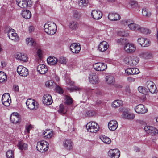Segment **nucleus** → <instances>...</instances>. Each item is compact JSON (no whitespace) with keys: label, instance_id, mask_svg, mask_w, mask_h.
I'll use <instances>...</instances> for the list:
<instances>
[{"label":"nucleus","instance_id":"61","mask_svg":"<svg viewBox=\"0 0 158 158\" xmlns=\"http://www.w3.org/2000/svg\"><path fill=\"white\" fill-rule=\"evenodd\" d=\"M137 123L141 125H144L146 123L144 121L142 120H137Z\"/></svg>","mask_w":158,"mask_h":158},{"label":"nucleus","instance_id":"51","mask_svg":"<svg viewBox=\"0 0 158 158\" xmlns=\"http://www.w3.org/2000/svg\"><path fill=\"white\" fill-rule=\"evenodd\" d=\"M67 60L65 57H61L59 59L58 62L62 64H65L67 62Z\"/></svg>","mask_w":158,"mask_h":158},{"label":"nucleus","instance_id":"11","mask_svg":"<svg viewBox=\"0 0 158 158\" xmlns=\"http://www.w3.org/2000/svg\"><path fill=\"white\" fill-rule=\"evenodd\" d=\"M94 69L97 71H103L106 70L107 68L106 64L102 63H97L93 65Z\"/></svg>","mask_w":158,"mask_h":158},{"label":"nucleus","instance_id":"28","mask_svg":"<svg viewBox=\"0 0 158 158\" xmlns=\"http://www.w3.org/2000/svg\"><path fill=\"white\" fill-rule=\"evenodd\" d=\"M123 104V102L121 99H116L111 104L112 107L116 108L119 107Z\"/></svg>","mask_w":158,"mask_h":158},{"label":"nucleus","instance_id":"47","mask_svg":"<svg viewBox=\"0 0 158 158\" xmlns=\"http://www.w3.org/2000/svg\"><path fill=\"white\" fill-rule=\"evenodd\" d=\"M88 3V0H80L79 3V5L82 7L86 6Z\"/></svg>","mask_w":158,"mask_h":158},{"label":"nucleus","instance_id":"59","mask_svg":"<svg viewBox=\"0 0 158 158\" xmlns=\"http://www.w3.org/2000/svg\"><path fill=\"white\" fill-rule=\"evenodd\" d=\"M43 99H52V98L51 95L46 94L43 96Z\"/></svg>","mask_w":158,"mask_h":158},{"label":"nucleus","instance_id":"58","mask_svg":"<svg viewBox=\"0 0 158 158\" xmlns=\"http://www.w3.org/2000/svg\"><path fill=\"white\" fill-rule=\"evenodd\" d=\"M73 99H66L64 102L65 104L69 105L73 103Z\"/></svg>","mask_w":158,"mask_h":158},{"label":"nucleus","instance_id":"63","mask_svg":"<svg viewBox=\"0 0 158 158\" xmlns=\"http://www.w3.org/2000/svg\"><path fill=\"white\" fill-rule=\"evenodd\" d=\"M14 90L18 92L19 91V88L18 85H14L13 87Z\"/></svg>","mask_w":158,"mask_h":158},{"label":"nucleus","instance_id":"62","mask_svg":"<svg viewBox=\"0 0 158 158\" xmlns=\"http://www.w3.org/2000/svg\"><path fill=\"white\" fill-rule=\"evenodd\" d=\"M124 40L122 38H120L118 39L117 40V42L119 44H122L124 43Z\"/></svg>","mask_w":158,"mask_h":158},{"label":"nucleus","instance_id":"48","mask_svg":"<svg viewBox=\"0 0 158 158\" xmlns=\"http://www.w3.org/2000/svg\"><path fill=\"white\" fill-rule=\"evenodd\" d=\"M6 156L8 158H14V151L9 150L6 153Z\"/></svg>","mask_w":158,"mask_h":158},{"label":"nucleus","instance_id":"15","mask_svg":"<svg viewBox=\"0 0 158 158\" xmlns=\"http://www.w3.org/2000/svg\"><path fill=\"white\" fill-rule=\"evenodd\" d=\"M135 111L139 114H144L148 111L147 109H146L144 106L142 104H139L136 106L135 108Z\"/></svg>","mask_w":158,"mask_h":158},{"label":"nucleus","instance_id":"34","mask_svg":"<svg viewBox=\"0 0 158 158\" xmlns=\"http://www.w3.org/2000/svg\"><path fill=\"white\" fill-rule=\"evenodd\" d=\"M18 148L21 150H26L27 149V145L24 143H23L21 141L19 142L18 144Z\"/></svg>","mask_w":158,"mask_h":158},{"label":"nucleus","instance_id":"40","mask_svg":"<svg viewBox=\"0 0 158 158\" xmlns=\"http://www.w3.org/2000/svg\"><path fill=\"white\" fill-rule=\"evenodd\" d=\"M106 79L107 83L109 84H113L115 81L113 77L110 75L106 76Z\"/></svg>","mask_w":158,"mask_h":158},{"label":"nucleus","instance_id":"17","mask_svg":"<svg viewBox=\"0 0 158 158\" xmlns=\"http://www.w3.org/2000/svg\"><path fill=\"white\" fill-rule=\"evenodd\" d=\"M108 47V43L106 41H103L100 43L98 48L100 51L103 52L106 51Z\"/></svg>","mask_w":158,"mask_h":158},{"label":"nucleus","instance_id":"41","mask_svg":"<svg viewBox=\"0 0 158 158\" xmlns=\"http://www.w3.org/2000/svg\"><path fill=\"white\" fill-rule=\"evenodd\" d=\"M9 38L11 40L15 42H17L19 40V37L15 32L12 35L10 36Z\"/></svg>","mask_w":158,"mask_h":158},{"label":"nucleus","instance_id":"2","mask_svg":"<svg viewBox=\"0 0 158 158\" xmlns=\"http://www.w3.org/2000/svg\"><path fill=\"white\" fill-rule=\"evenodd\" d=\"M139 60V57L135 56H127L123 59V61L125 64L131 66L136 65L138 63Z\"/></svg>","mask_w":158,"mask_h":158},{"label":"nucleus","instance_id":"35","mask_svg":"<svg viewBox=\"0 0 158 158\" xmlns=\"http://www.w3.org/2000/svg\"><path fill=\"white\" fill-rule=\"evenodd\" d=\"M56 83L53 81L50 80L47 81L45 83L46 87L52 89L56 86Z\"/></svg>","mask_w":158,"mask_h":158},{"label":"nucleus","instance_id":"12","mask_svg":"<svg viewBox=\"0 0 158 158\" xmlns=\"http://www.w3.org/2000/svg\"><path fill=\"white\" fill-rule=\"evenodd\" d=\"M137 42L139 44L143 47H148L151 44V42L148 39L143 37L139 38Z\"/></svg>","mask_w":158,"mask_h":158},{"label":"nucleus","instance_id":"54","mask_svg":"<svg viewBox=\"0 0 158 158\" xmlns=\"http://www.w3.org/2000/svg\"><path fill=\"white\" fill-rule=\"evenodd\" d=\"M67 89L68 90L70 91L71 92L73 91L74 90L76 91H80L82 90L81 88L76 86L71 88H67Z\"/></svg>","mask_w":158,"mask_h":158},{"label":"nucleus","instance_id":"20","mask_svg":"<svg viewBox=\"0 0 158 158\" xmlns=\"http://www.w3.org/2000/svg\"><path fill=\"white\" fill-rule=\"evenodd\" d=\"M108 125V128L110 130L114 131L118 127V124L116 120H112L109 122Z\"/></svg>","mask_w":158,"mask_h":158},{"label":"nucleus","instance_id":"55","mask_svg":"<svg viewBox=\"0 0 158 158\" xmlns=\"http://www.w3.org/2000/svg\"><path fill=\"white\" fill-rule=\"evenodd\" d=\"M95 114L94 111L90 110L87 111L85 114V115L87 116L91 117L93 116Z\"/></svg>","mask_w":158,"mask_h":158},{"label":"nucleus","instance_id":"42","mask_svg":"<svg viewBox=\"0 0 158 158\" xmlns=\"http://www.w3.org/2000/svg\"><path fill=\"white\" fill-rule=\"evenodd\" d=\"M36 148L37 150L39 152H43V149L42 146V141L39 142L37 143L36 146Z\"/></svg>","mask_w":158,"mask_h":158},{"label":"nucleus","instance_id":"36","mask_svg":"<svg viewBox=\"0 0 158 158\" xmlns=\"http://www.w3.org/2000/svg\"><path fill=\"white\" fill-rule=\"evenodd\" d=\"M26 43L29 46H35V42L34 40L31 38H27L26 39Z\"/></svg>","mask_w":158,"mask_h":158},{"label":"nucleus","instance_id":"31","mask_svg":"<svg viewBox=\"0 0 158 158\" xmlns=\"http://www.w3.org/2000/svg\"><path fill=\"white\" fill-rule=\"evenodd\" d=\"M138 91L140 93L146 95H148L149 92L148 89L142 86H139L138 88Z\"/></svg>","mask_w":158,"mask_h":158},{"label":"nucleus","instance_id":"24","mask_svg":"<svg viewBox=\"0 0 158 158\" xmlns=\"http://www.w3.org/2000/svg\"><path fill=\"white\" fill-rule=\"evenodd\" d=\"M48 64L51 65H54L58 62L57 59L54 56H51L47 60Z\"/></svg>","mask_w":158,"mask_h":158},{"label":"nucleus","instance_id":"8","mask_svg":"<svg viewBox=\"0 0 158 158\" xmlns=\"http://www.w3.org/2000/svg\"><path fill=\"white\" fill-rule=\"evenodd\" d=\"M18 5L21 8H25L31 6L32 2L31 0H18Z\"/></svg>","mask_w":158,"mask_h":158},{"label":"nucleus","instance_id":"3","mask_svg":"<svg viewBox=\"0 0 158 158\" xmlns=\"http://www.w3.org/2000/svg\"><path fill=\"white\" fill-rule=\"evenodd\" d=\"M86 128L89 131L95 133L98 130L99 126L96 123L92 121L89 122L87 124Z\"/></svg>","mask_w":158,"mask_h":158},{"label":"nucleus","instance_id":"6","mask_svg":"<svg viewBox=\"0 0 158 158\" xmlns=\"http://www.w3.org/2000/svg\"><path fill=\"white\" fill-rule=\"evenodd\" d=\"M89 82L93 84H98L99 82V80L98 75L95 73H91L89 76Z\"/></svg>","mask_w":158,"mask_h":158},{"label":"nucleus","instance_id":"23","mask_svg":"<svg viewBox=\"0 0 158 158\" xmlns=\"http://www.w3.org/2000/svg\"><path fill=\"white\" fill-rule=\"evenodd\" d=\"M108 18L110 20L116 21L119 20L120 17L118 14L111 13L109 14Z\"/></svg>","mask_w":158,"mask_h":158},{"label":"nucleus","instance_id":"5","mask_svg":"<svg viewBox=\"0 0 158 158\" xmlns=\"http://www.w3.org/2000/svg\"><path fill=\"white\" fill-rule=\"evenodd\" d=\"M144 130L148 134L151 135H156L158 134V130L153 127L147 126L144 127Z\"/></svg>","mask_w":158,"mask_h":158},{"label":"nucleus","instance_id":"64","mask_svg":"<svg viewBox=\"0 0 158 158\" xmlns=\"http://www.w3.org/2000/svg\"><path fill=\"white\" fill-rule=\"evenodd\" d=\"M145 28L141 27L139 26V29L138 30L140 32H141V33H142L144 34V30H145Z\"/></svg>","mask_w":158,"mask_h":158},{"label":"nucleus","instance_id":"46","mask_svg":"<svg viewBox=\"0 0 158 158\" xmlns=\"http://www.w3.org/2000/svg\"><path fill=\"white\" fill-rule=\"evenodd\" d=\"M42 146L43 149V152L47 151L48 149L49 144L46 141H42Z\"/></svg>","mask_w":158,"mask_h":158},{"label":"nucleus","instance_id":"43","mask_svg":"<svg viewBox=\"0 0 158 158\" xmlns=\"http://www.w3.org/2000/svg\"><path fill=\"white\" fill-rule=\"evenodd\" d=\"M3 105L6 106H10L11 102V99H1Z\"/></svg>","mask_w":158,"mask_h":158},{"label":"nucleus","instance_id":"37","mask_svg":"<svg viewBox=\"0 0 158 158\" xmlns=\"http://www.w3.org/2000/svg\"><path fill=\"white\" fill-rule=\"evenodd\" d=\"M7 80L6 75L5 73L0 71V82H5Z\"/></svg>","mask_w":158,"mask_h":158},{"label":"nucleus","instance_id":"52","mask_svg":"<svg viewBox=\"0 0 158 158\" xmlns=\"http://www.w3.org/2000/svg\"><path fill=\"white\" fill-rule=\"evenodd\" d=\"M5 32L7 34V35L11 33V32H13V31H15L14 29H12L10 27H7L5 31Z\"/></svg>","mask_w":158,"mask_h":158},{"label":"nucleus","instance_id":"21","mask_svg":"<svg viewBox=\"0 0 158 158\" xmlns=\"http://www.w3.org/2000/svg\"><path fill=\"white\" fill-rule=\"evenodd\" d=\"M10 118L11 122L14 123H17L20 121V118L17 113H12Z\"/></svg>","mask_w":158,"mask_h":158},{"label":"nucleus","instance_id":"38","mask_svg":"<svg viewBox=\"0 0 158 158\" xmlns=\"http://www.w3.org/2000/svg\"><path fill=\"white\" fill-rule=\"evenodd\" d=\"M69 27L72 29H76L78 28V24L77 22L75 21H71L69 24Z\"/></svg>","mask_w":158,"mask_h":158},{"label":"nucleus","instance_id":"32","mask_svg":"<svg viewBox=\"0 0 158 158\" xmlns=\"http://www.w3.org/2000/svg\"><path fill=\"white\" fill-rule=\"evenodd\" d=\"M21 14L22 16L26 19H29L31 16V13L28 10L23 11Z\"/></svg>","mask_w":158,"mask_h":158},{"label":"nucleus","instance_id":"16","mask_svg":"<svg viewBox=\"0 0 158 158\" xmlns=\"http://www.w3.org/2000/svg\"><path fill=\"white\" fill-rule=\"evenodd\" d=\"M37 71L39 73L42 74H45L48 71L47 66L44 64H40L37 68Z\"/></svg>","mask_w":158,"mask_h":158},{"label":"nucleus","instance_id":"45","mask_svg":"<svg viewBox=\"0 0 158 158\" xmlns=\"http://www.w3.org/2000/svg\"><path fill=\"white\" fill-rule=\"evenodd\" d=\"M118 34L121 36L128 37L129 35V33L124 31H120L118 32Z\"/></svg>","mask_w":158,"mask_h":158},{"label":"nucleus","instance_id":"22","mask_svg":"<svg viewBox=\"0 0 158 158\" xmlns=\"http://www.w3.org/2000/svg\"><path fill=\"white\" fill-rule=\"evenodd\" d=\"M126 73L128 74H137L139 73L138 69L137 68H128L125 70Z\"/></svg>","mask_w":158,"mask_h":158},{"label":"nucleus","instance_id":"1","mask_svg":"<svg viewBox=\"0 0 158 158\" xmlns=\"http://www.w3.org/2000/svg\"><path fill=\"white\" fill-rule=\"evenodd\" d=\"M57 29L56 25L54 23L48 22L44 26V31L48 34L52 35L55 33Z\"/></svg>","mask_w":158,"mask_h":158},{"label":"nucleus","instance_id":"7","mask_svg":"<svg viewBox=\"0 0 158 158\" xmlns=\"http://www.w3.org/2000/svg\"><path fill=\"white\" fill-rule=\"evenodd\" d=\"M147 86L148 91L152 94L157 93L158 90L155 83L152 81H148L147 82Z\"/></svg>","mask_w":158,"mask_h":158},{"label":"nucleus","instance_id":"19","mask_svg":"<svg viewBox=\"0 0 158 158\" xmlns=\"http://www.w3.org/2000/svg\"><path fill=\"white\" fill-rule=\"evenodd\" d=\"M108 155L112 158H119L120 156V152L117 149H111L108 152Z\"/></svg>","mask_w":158,"mask_h":158},{"label":"nucleus","instance_id":"26","mask_svg":"<svg viewBox=\"0 0 158 158\" xmlns=\"http://www.w3.org/2000/svg\"><path fill=\"white\" fill-rule=\"evenodd\" d=\"M64 147L68 150H70L73 148V143L70 140L67 139L64 142Z\"/></svg>","mask_w":158,"mask_h":158},{"label":"nucleus","instance_id":"18","mask_svg":"<svg viewBox=\"0 0 158 158\" xmlns=\"http://www.w3.org/2000/svg\"><path fill=\"white\" fill-rule=\"evenodd\" d=\"M16 58L20 61L26 62L28 58L25 54L20 52H18L15 55Z\"/></svg>","mask_w":158,"mask_h":158},{"label":"nucleus","instance_id":"29","mask_svg":"<svg viewBox=\"0 0 158 158\" xmlns=\"http://www.w3.org/2000/svg\"><path fill=\"white\" fill-rule=\"evenodd\" d=\"M43 135L45 138H50L53 135V132L50 130H46L43 132Z\"/></svg>","mask_w":158,"mask_h":158},{"label":"nucleus","instance_id":"60","mask_svg":"<svg viewBox=\"0 0 158 158\" xmlns=\"http://www.w3.org/2000/svg\"><path fill=\"white\" fill-rule=\"evenodd\" d=\"M32 127L31 125H29L26 126L25 130L27 133H29L30 130L31 129Z\"/></svg>","mask_w":158,"mask_h":158},{"label":"nucleus","instance_id":"13","mask_svg":"<svg viewBox=\"0 0 158 158\" xmlns=\"http://www.w3.org/2000/svg\"><path fill=\"white\" fill-rule=\"evenodd\" d=\"M26 103L28 108L30 110L36 109L38 107L37 104L36 103L34 99H27Z\"/></svg>","mask_w":158,"mask_h":158},{"label":"nucleus","instance_id":"57","mask_svg":"<svg viewBox=\"0 0 158 158\" xmlns=\"http://www.w3.org/2000/svg\"><path fill=\"white\" fill-rule=\"evenodd\" d=\"M10 98V94L8 93H4L2 96V99H9Z\"/></svg>","mask_w":158,"mask_h":158},{"label":"nucleus","instance_id":"39","mask_svg":"<svg viewBox=\"0 0 158 158\" xmlns=\"http://www.w3.org/2000/svg\"><path fill=\"white\" fill-rule=\"evenodd\" d=\"M58 112L60 114H64L67 112V110L65 109L64 106L63 104H60L59 106Z\"/></svg>","mask_w":158,"mask_h":158},{"label":"nucleus","instance_id":"27","mask_svg":"<svg viewBox=\"0 0 158 158\" xmlns=\"http://www.w3.org/2000/svg\"><path fill=\"white\" fill-rule=\"evenodd\" d=\"M139 56L146 59H149L152 57V55L151 53L148 51H144L141 52L139 54Z\"/></svg>","mask_w":158,"mask_h":158},{"label":"nucleus","instance_id":"33","mask_svg":"<svg viewBox=\"0 0 158 158\" xmlns=\"http://www.w3.org/2000/svg\"><path fill=\"white\" fill-rule=\"evenodd\" d=\"M100 139L105 143L109 144L111 142V139L105 135H101L100 136Z\"/></svg>","mask_w":158,"mask_h":158},{"label":"nucleus","instance_id":"49","mask_svg":"<svg viewBox=\"0 0 158 158\" xmlns=\"http://www.w3.org/2000/svg\"><path fill=\"white\" fill-rule=\"evenodd\" d=\"M131 21V19H124L121 21V23L124 25H127L128 26Z\"/></svg>","mask_w":158,"mask_h":158},{"label":"nucleus","instance_id":"9","mask_svg":"<svg viewBox=\"0 0 158 158\" xmlns=\"http://www.w3.org/2000/svg\"><path fill=\"white\" fill-rule=\"evenodd\" d=\"M17 72L21 76H27L28 74V69L22 65L19 66L17 69Z\"/></svg>","mask_w":158,"mask_h":158},{"label":"nucleus","instance_id":"53","mask_svg":"<svg viewBox=\"0 0 158 158\" xmlns=\"http://www.w3.org/2000/svg\"><path fill=\"white\" fill-rule=\"evenodd\" d=\"M93 101L92 104L93 105H99L101 103V101L100 99H90Z\"/></svg>","mask_w":158,"mask_h":158},{"label":"nucleus","instance_id":"10","mask_svg":"<svg viewBox=\"0 0 158 158\" xmlns=\"http://www.w3.org/2000/svg\"><path fill=\"white\" fill-rule=\"evenodd\" d=\"M70 49L73 53H78L80 51L81 46L78 43H73L70 46Z\"/></svg>","mask_w":158,"mask_h":158},{"label":"nucleus","instance_id":"25","mask_svg":"<svg viewBox=\"0 0 158 158\" xmlns=\"http://www.w3.org/2000/svg\"><path fill=\"white\" fill-rule=\"evenodd\" d=\"M122 116L124 118L132 120L134 119L135 115L133 114H130L126 112H124L123 113Z\"/></svg>","mask_w":158,"mask_h":158},{"label":"nucleus","instance_id":"4","mask_svg":"<svg viewBox=\"0 0 158 158\" xmlns=\"http://www.w3.org/2000/svg\"><path fill=\"white\" fill-rule=\"evenodd\" d=\"M123 48L126 52L127 53L132 54L135 52L136 47L134 44L128 43L124 44Z\"/></svg>","mask_w":158,"mask_h":158},{"label":"nucleus","instance_id":"56","mask_svg":"<svg viewBox=\"0 0 158 158\" xmlns=\"http://www.w3.org/2000/svg\"><path fill=\"white\" fill-rule=\"evenodd\" d=\"M55 86V90L56 92L60 94H62L63 93V90L60 87L56 85Z\"/></svg>","mask_w":158,"mask_h":158},{"label":"nucleus","instance_id":"44","mask_svg":"<svg viewBox=\"0 0 158 158\" xmlns=\"http://www.w3.org/2000/svg\"><path fill=\"white\" fill-rule=\"evenodd\" d=\"M142 13L143 15L147 17H150L151 15V13L150 11L146 8H144L143 9Z\"/></svg>","mask_w":158,"mask_h":158},{"label":"nucleus","instance_id":"50","mask_svg":"<svg viewBox=\"0 0 158 158\" xmlns=\"http://www.w3.org/2000/svg\"><path fill=\"white\" fill-rule=\"evenodd\" d=\"M52 100L53 99H43L42 102L44 105H49L52 103Z\"/></svg>","mask_w":158,"mask_h":158},{"label":"nucleus","instance_id":"14","mask_svg":"<svg viewBox=\"0 0 158 158\" xmlns=\"http://www.w3.org/2000/svg\"><path fill=\"white\" fill-rule=\"evenodd\" d=\"M102 15L101 12L98 10H93L91 13L92 17L95 19H99L102 17Z\"/></svg>","mask_w":158,"mask_h":158},{"label":"nucleus","instance_id":"30","mask_svg":"<svg viewBox=\"0 0 158 158\" xmlns=\"http://www.w3.org/2000/svg\"><path fill=\"white\" fill-rule=\"evenodd\" d=\"M129 28L133 31H137L139 28V25L133 23L132 21L128 26Z\"/></svg>","mask_w":158,"mask_h":158}]
</instances>
